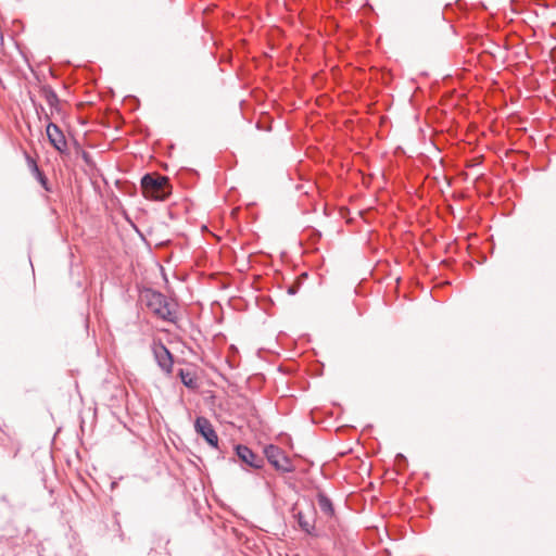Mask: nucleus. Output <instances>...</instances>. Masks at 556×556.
<instances>
[{
	"label": "nucleus",
	"mask_w": 556,
	"mask_h": 556,
	"mask_svg": "<svg viewBox=\"0 0 556 556\" xmlns=\"http://www.w3.org/2000/svg\"><path fill=\"white\" fill-rule=\"evenodd\" d=\"M255 127L258 130L271 131V122L267 121L266 124H263V122L260 119L256 122Z\"/></svg>",
	"instance_id": "nucleus-20"
},
{
	"label": "nucleus",
	"mask_w": 556,
	"mask_h": 556,
	"mask_svg": "<svg viewBox=\"0 0 556 556\" xmlns=\"http://www.w3.org/2000/svg\"><path fill=\"white\" fill-rule=\"evenodd\" d=\"M233 452L244 470L248 468L260 470L265 466L264 458L253 452L248 445L238 443L233 446Z\"/></svg>",
	"instance_id": "nucleus-5"
},
{
	"label": "nucleus",
	"mask_w": 556,
	"mask_h": 556,
	"mask_svg": "<svg viewBox=\"0 0 556 556\" xmlns=\"http://www.w3.org/2000/svg\"><path fill=\"white\" fill-rule=\"evenodd\" d=\"M229 460H230L231 463H235V462H236V459H235L233 457H231Z\"/></svg>",
	"instance_id": "nucleus-30"
},
{
	"label": "nucleus",
	"mask_w": 556,
	"mask_h": 556,
	"mask_svg": "<svg viewBox=\"0 0 556 556\" xmlns=\"http://www.w3.org/2000/svg\"><path fill=\"white\" fill-rule=\"evenodd\" d=\"M509 5L513 13H521V3L519 0H509Z\"/></svg>",
	"instance_id": "nucleus-19"
},
{
	"label": "nucleus",
	"mask_w": 556,
	"mask_h": 556,
	"mask_svg": "<svg viewBox=\"0 0 556 556\" xmlns=\"http://www.w3.org/2000/svg\"><path fill=\"white\" fill-rule=\"evenodd\" d=\"M316 501L320 511L329 519L337 520V511L334 504L330 496L320 488H317Z\"/></svg>",
	"instance_id": "nucleus-8"
},
{
	"label": "nucleus",
	"mask_w": 556,
	"mask_h": 556,
	"mask_svg": "<svg viewBox=\"0 0 556 556\" xmlns=\"http://www.w3.org/2000/svg\"><path fill=\"white\" fill-rule=\"evenodd\" d=\"M18 451H20V448L17 447V448L15 450V452L13 453L12 458L16 457V455H17V453H18Z\"/></svg>",
	"instance_id": "nucleus-25"
},
{
	"label": "nucleus",
	"mask_w": 556,
	"mask_h": 556,
	"mask_svg": "<svg viewBox=\"0 0 556 556\" xmlns=\"http://www.w3.org/2000/svg\"><path fill=\"white\" fill-rule=\"evenodd\" d=\"M394 467L397 473H402L408 467V460L406 456L402 453H397L394 457Z\"/></svg>",
	"instance_id": "nucleus-15"
},
{
	"label": "nucleus",
	"mask_w": 556,
	"mask_h": 556,
	"mask_svg": "<svg viewBox=\"0 0 556 556\" xmlns=\"http://www.w3.org/2000/svg\"><path fill=\"white\" fill-rule=\"evenodd\" d=\"M116 188L125 193V194H128L130 197H134L137 194V185L131 182V181H128V180H116Z\"/></svg>",
	"instance_id": "nucleus-14"
},
{
	"label": "nucleus",
	"mask_w": 556,
	"mask_h": 556,
	"mask_svg": "<svg viewBox=\"0 0 556 556\" xmlns=\"http://www.w3.org/2000/svg\"><path fill=\"white\" fill-rule=\"evenodd\" d=\"M0 556H7L3 552H0Z\"/></svg>",
	"instance_id": "nucleus-31"
},
{
	"label": "nucleus",
	"mask_w": 556,
	"mask_h": 556,
	"mask_svg": "<svg viewBox=\"0 0 556 556\" xmlns=\"http://www.w3.org/2000/svg\"><path fill=\"white\" fill-rule=\"evenodd\" d=\"M305 232L307 238L313 242H317L321 238V232L314 227H308Z\"/></svg>",
	"instance_id": "nucleus-17"
},
{
	"label": "nucleus",
	"mask_w": 556,
	"mask_h": 556,
	"mask_svg": "<svg viewBox=\"0 0 556 556\" xmlns=\"http://www.w3.org/2000/svg\"><path fill=\"white\" fill-rule=\"evenodd\" d=\"M36 110L37 115L40 117L41 114H45L46 118L49 119V116L46 112L45 106L41 103H37L35 100H31Z\"/></svg>",
	"instance_id": "nucleus-21"
},
{
	"label": "nucleus",
	"mask_w": 556,
	"mask_h": 556,
	"mask_svg": "<svg viewBox=\"0 0 556 556\" xmlns=\"http://www.w3.org/2000/svg\"><path fill=\"white\" fill-rule=\"evenodd\" d=\"M505 299H506L507 301H509V300H510V294H508V293H507V294H505Z\"/></svg>",
	"instance_id": "nucleus-27"
},
{
	"label": "nucleus",
	"mask_w": 556,
	"mask_h": 556,
	"mask_svg": "<svg viewBox=\"0 0 556 556\" xmlns=\"http://www.w3.org/2000/svg\"><path fill=\"white\" fill-rule=\"evenodd\" d=\"M479 7H480L481 9H486V7L484 5V3H482V2H480V3H479Z\"/></svg>",
	"instance_id": "nucleus-26"
},
{
	"label": "nucleus",
	"mask_w": 556,
	"mask_h": 556,
	"mask_svg": "<svg viewBox=\"0 0 556 556\" xmlns=\"http://www.w3.org/2000/svg\"><path fill=\"white\" fill-rule=\"evenodd\" d=\"M298 291H299V288H298V287H295V286H290V287L288 288V290H287V293H288L289 295H294V294H296V293H298Z\"/></svg>",
	"instance_id": "nucleus-23"
},
{
	"label": "nucleus",
	"mask_w": 556,
	"mask_h": 556,
	"mask_svg": "<svg viewBox=\"0 0 556 556\" xmlns=\"http://www.w3.org/2000/svg\"><path fill=\"white\" fill-rule=\"evenodd\" d=\"M40 91L42 97L46 99L47 103L50 105V108L58 110L60 99L55 90L50 85H43Z\"/></svg>",
	"instance_id": "nucleus-13"
},
{
	"label": "nucleus",
	"mask_w": 556,
	"mask_h": 556,
	"mask_svg": "<svg viewBox=\"0 0 556 556\" xmlns=\"http://www.w3.org/2000/svg\"><path fill=\"white\" fill-rule=\"evenodd\" d=\"M263 454L266 460L280 473H290L295 471L291 458L286 452L276 444H267L263 448Z\"/></svg>",
	"instance_id": "nucleus-3"
},
{
	"label": "nucleus",
	"mask_w": 556,
	"mask_h": 556,
	"mask_svg": "<svg viewBox=\"0 0 556 556\" xmlns=\"http://www.w3.org/2000/svg\"><path fill=\"white\" fill-rule=\"evenodd\" d=\"M450 8H452V5H451V4H445L444 10H447V9H450Z\"/></svg>",
	"instance_id": "nucleus-28"
},
{
	"label": "nucleus",
	"mask_w": 556,
	"mask_h": 556,
	"mask_svg": "<svg viewBox=\"0 0 556 556\" xmlns=\"http://www.w3.org/2000/svg\"><path fill=\"white\" fill-rule=\"evenodd\" d=\"M177 376L180 379V382L189 390H197L199 388L198 378L190 370L179 368L177 370Z\"/></svg>",
	"instance_id": "nucleus-12"
},
{
	"label": "nucleus",
	"mask_w": 556,
	"mask_h": 556,
	"mask_svg": "<svg viewBox=\"0 0 556 556\" xmlns=\"http://www.w3.org/2000/svg\"><path fill=\"white\" fill-rule=\"evenodd\" d=\"M463 3V0H457V5H460Z\"/></svg>",
	"instance_id": "nucleus-29"
},
{
	"label": "nucleus",
	"mask_w": 556,
	"mask_h": 556,
	"mask_svg": "<svg viewBox=\"0 0 556 556\" xmlns=\"http://www.w3.org/2000/svg\"><path fill=\"white\" fill-rule=\"evenodd\" d=\"M25 160L30 173L34 175L38 184L48 192H51V185L43 170L38 166L36 160H34L28 153H25Z\"/></svg>",
	"instance_id": "nucleus-10"
},
{
	"label": "nucleus",
	"mask_w": 556,
	"mask_h": 556,
	"mask_svg": "<svg viewBox=\"0 0 556 556\" xmlns=\"http://www.w3.org/2000/svg\"><path fill=\"white\" fill-rule=\"evenodd\" d=\"M515 207V204L514 203H506L503 207V211H504V214L505 215H509L511 214L513 210Z\"/></svg>",
	"instance_id": "nucleus-22"
},
{
	"label": "nucleus",
	"mask_w": 556,
	"mask_h": 556,
	"mask_svg": "<svg viewBox=\"0 0 556 556\" xmlns=\"http://www.w3.org/2000/svg\"><path fill=\"white\" fill-rule=\"evenodd\" d=\"M291 510L293 513V518L298 522V526L303 533L311 538H319V532L315 526V518L313 519L312 522L306 520L303 511L296 510V504L292 505Z\"/></svg>",
	"instance_id": "nucleus-9"
},
{
	"label": "nucleus",
	"mask_w": 556,
	"mask_h": 556,
	"mask_svg": "<svg viewBox=\"0 0 556 556\" xmlns=\"http://www.w3.org/2000/svg\"><path fill=\"white\" fill-rule=\"evenodd\" d=\"M152 352L157 366L167 375L172 374L174 355L161 339L153 340Z\"/></svg>",
	"instance_id": "nucleus-6"
},
{
	"label": "nucleus",
	"mask_w": 556,
	"mask_h": 556,
	"mask_svg": "<svg viewBox=\"0 0 556 556\" xmlns=\"http://www.w3.org/2000/svg\"><path fill=\"white\" fill-rule=\"evenodd\" d=\"M526 1L527 0H523V11H522V14H523V23H528L529 20H531L530 15H534V16H538L539 15V11L538 9H530V8H527L526 7Z\"/></svg>",
	"instance_id": "nucleus-18"
},
{
	"label": "nucleus",
	"mask_w": 556,
	"mask_h": 556,
	"mask_svg": "<svg viewBox=\"0 0 556 556\" xmlns=\"http://www.w3.org/2000/svg\"><path fill=\"white\" fill-rule=\"evenodd\" d=\"M46 134L49 143L56 150L64 162L73 160L72 148L63 130L53 122L49 121L46 126Z\"/></svg>",
	"instance_id": "nucleus-4"
},
{
	"label": "nucleus",
	"mask_w": 556,
	"mask_h": 556,
	"mask_svg": "<svg viewBox=\"0 0 556 556\" xmlns=\"http://www.w3.org/2000/svg\"><path fill=\"white\" fill-rule=\"evenodd\" d=\"M140 301L160 319L175 324L177 321L176 303H172L161 291L143 287L139 291Z\"/></svg>",
	"instance_id": "nucleus-1"
},
{
	"label": "nucleus",
	"mask_w": 556,
	"mask_h": 556,
	"mask_svg": "<svg viewBox=\"0 0 556 556\" xmlns=\"http://www.w3.org/2000/svg\"><path fill=\"white\" fill-rule=\"evenodd\" d=\"M70 147L72 148L73 159L74 157H81L84 163L90 169H96L97 168V164H96L92 155L89 152H87V151H85L83 149L81 144L77 141V139L72 138V142H71Z\"/></svg>",
	"instance_id": "nucleus-11"
},
{
	"label": "nucleus",
	"mask_w": 556,
	"mask_h": 556,
	"mask_svg": "<svg viewBox=\"0 0 556 556\" xmlns=\"http://www.w3.org/2000/svg\"><path fill=\"white\" fill-rule=\"evenodd\" d=\"M194 430L211 447L218 448V435L212 422L204 416H198L194 420Z\"/></svg>",
	"instance_id": "nucleus-7"
},
{
	"label": "nucleus",
	"mask_w": 556,
	"mask_h": 556,
	"mask_svg": "<svg viewBox=\"0 0 556 556\" xmlns=\"http://www.w3.org/2000/svg\"><path fill=\"white\" fill-rule=\"evenodd\" d=\"M522 73H523V77L526 76L527 74V64L526 62L523 61V70H522ZM523 85H526V79L523 78Z\"/></svg>",
	"instance_id": "nucleus-24"
},
{
	"label": "nucleus",
	"mask_w": 556,
	"mask_h": 556,
	"mask_svg": "<svg viewBox=\"0 0 556 556\" xmlns=\"http://www.w3.org/2000/svg\"><path fill=\"white\" fill-rule=\"evenodd\" d=\"M139 103H140V101L136 96L129 94L124 98V104L129 106V110H131V111L138 109Z\"/></svg>",
	"instance_id": "nucleus-16"
},
{
	"label": "nucleus",
	"mask_w": 556,
	"mask_h": 556,
	"mask_svg": "<svg viewBox=\"0 0 556 556\" xmlns=\"http://www.w3.org/2000/svg\"><path fill=\"white\" fill-rule=\"evenodd\" d=\"M140 187L146 199L164 201L172 193L169 178L160 174L146 173L140 179Z\"/></svg>",
	"instance_id": "nucleus-2"
}]
</instances>
